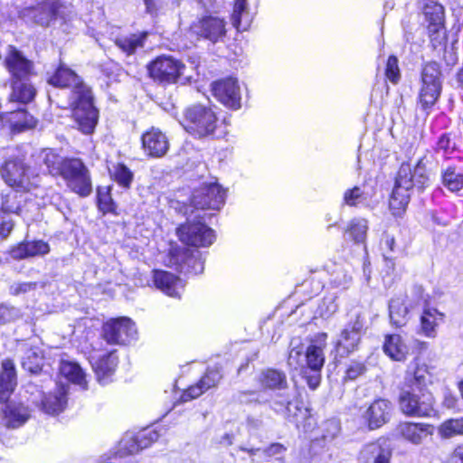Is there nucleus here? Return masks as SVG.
<instances>
[{"label": "nucleus", "instance_id": "4be33fe9", "mask_svg": "<svg viewBox=\"0 0 463 463\" xmlns=\"http://www.w3.org/2000/svg\"><path fill=\"white\" fill-rule=\"evenodd\" d=\"M364 319L362 314L357 313L355 314V320L342 330L336 344L339 350L342 349L343 352L349 354L356 348L360 341Z\"/></svg>", "mask_w": 463, "mask_h": 463}, {"label": "nucleus", "instance_id": "f8f14e48", "mask_svg": "<svg viewBox=\"0 0 463 463\" xmlns=\"http://www.w3.org/2000/svg\"><path fill=\"white\" fill-rule=\"evenodd\" d=\"M1 175L9 186L17 190L29 191L36 185L29 175V168L19 158L6 160L1 169Z\"/></svg>", "mask_w": 463, "mask_h": 463}, {"label": "nucleus", "instance_id": "37998d69", "mask_svg": "<svg viewBox=\"0 0 463 463\" xmlns=\"http://www.w3.org/2000/svg\"><path fill=\"white\" fill-rule=\"evenodd\" d=\"M368 231V222L364 218H354L348 223L346 232L355 243H364Z\"/></svg>", "mask_w": 463, "mask_h": 463}, {"label": "nucleus", "instance_id": "412c9836", "mask_svg": "<svg viewBox=\"0 0 463 463\" xmlns=\"http://www.w3.org/2000/svg\"><path fill=\"white\" fill-rule=\"evenodd\" d=\"M142 146L147 156L162 157L169 148L166 136L158 128H151L142 136Z\"/></svg>", "mask_w": 463, "mask_h": 463}, {"label": "nucleus", "instance_id": "a18cd8bd", "mask_svg": "<svg viewBox=\"0 0 463 463\" xmlns=\"http://www.w3.org/2000/svg\"><path fill=\"white\" fill-rule=\"evenodd\" d=\"M438 432L442 439L463 435V418L445 420L439 426Z\"/></svg>", "mask_w": 463, "mask_h": 463}, {"label": "nucleus", "instance_id": "72a5a7b5", "mask_svg": "<svg viewBox=\"0 0 463 463\" xmlns=\"http://www.w3.org/2000/svg\"><path fill=\"white\" fill-rule=\"evenodd\" d=\"M39 159L46 166L49 174L53 176H62L65 165L71 160L62 158L50 148L43 149L39 155Z\"/></svg>", "mask_w": 463, "mask_h": 463}, {"label": "nucleus", "instance_id": "4468645a", "mask_svg": "<svg viewBox=\"0 0 463 463\" xmlns=\"http://www.w3.org/2000/svg\"><path fill=\"white\" fill-rule=\"evenodd\" d=\"M288 363L295 370L302 372L309 368L314 372H318L325 363L323 347L310 345L305 353L298 348H293L288 354Z\"/></svg>", "mask_w": 463, "mask_h": 463}, {"label": "nucleus", "instance_id": "c9c22d12", "mask_svg": "<svg viewBox=\"0 0 463 463\" xmlns=\"http://www.w3.org/2000/svg\"><path fill=\"white\" fill-rule=\"evenodd\" d=\"M30 80H12L11 101H16L23 104L31 102L35 95V88L29 82Z\"/></svg>", "mask_w": 463, "mask_h": 463}, {"label": "nucleus", "instance_id": "f03ea898", "mask_svg": "<svg viewBox=\"0 0 463 463\" xmlns=\"http://www.w3.org/2000/svg\"><path fill=\"white\" fill-rule=\"evenodd\" d=\"M259 382L264 389L275 391L269 407L289 421L299 425L301 419L307 416V409L296 399V393L288 388L286 374L278 370L268 369L259 375Z\"/></svg>", "mask_w": 463, "mask_h": 463}, {"label": "nucleus", "instance_id": "39448f33", "mask_svg": "<svg viewBox=\"0 0 463 463\" xmlns=\"http://www.w3.org/2000/svg\"><path fill=\"white\" fill-rule=\"evenodd\" d=\"M182 125L189 134L203 138L214 133L217 118L211 108L194 104L185 109Z\"/></svg>", "mask_w": 463, "mask_h": 463}, {"label": "nucleus", "instance_id": "8fccbe9b", "mask_svg": "<svg viewBox=\"0 0 463 463\" xmlns=\"http://www.w3.org/2000/svg\"><path fill=\"white\" fill-rule=\"evenodd\" d=\"M98 207L105 214L115 213L116 204L110 194V186L98 187L97 190Z\"/></svg>", "mask_w": 463, "mask_h": 463}, {"label": "nucleus", "instance_id": "58836bf2", "mask_svg": "<svg viewBox=\"0 0 463 463\" xmlns=\"http://www.w3.org/2000/svg\"><path fill=\"white\" fill-rule=\"evenodd\" d=\"M60 373L70 382L78 384L83 389L87 388L85 373L78 364L70 361H61L60 364Z\"/></svg>", "mask_w": 463, "mask_h": 463}, {"label": "nucleus", "instance_id": "423d86ee", "mask_svg": "<svg viewBox=\"0 0 463 463\" xmlns=\"http://www.w3.org/2000/svg\"><path fill=\"white\" fill-rule=\"evenodd\" d=\"M147 70L150 77L163 85L175 84L179 80L185 84L191 78L184 76L186 66L172 56H158L148 64Z\"/></svg>", "mask_w": 463, "mask_h": 463}, {"label": "nucleus", "instance_id": "4d7b16f0", "mask_svg": "<svg viewBox=\"0 0 463 463\" xmlns=\"http://www.w3.org/2000/svg\"><path fill=\"white\" fill-rule=\"evenodd\" d=\"M185 266H187L186 271L193 274H200L204 269V262L201 258L199 251H195L191 255L187 256L185 260Z\"/></svg>", "mask_w": 463, "mask_h": 463}, {"label": "nucleus", "instance_id": "c85d7f7f", "mask_svg": "<svg viewBox=\"0 0 463 463\" xmlns=\"http://www.w3.org/2000/svg\"><path fill=\"white\" fill-rule=\"evenodd\" d=\"M222 378V374L218 369H208L200 381L189 387L183 394L182 401L188 402L202 395L204 392L217 385Z\"/></svg>", "mask_w": 463, "mask_h": 463}, {"label": "nucleus", "instance_id": "7c9ffc66", "mask_svg": "<svg viewBox=\"0 0 463 463\" xmlns=\"http://www.w3.org/2000/svg\"><path fill=\"white\" fill-rule=\"evenodd\" d=\"M16 386L14 364L10 359L2 362L0 373V402L6 401Z\"/></svg>", "mask_w": 463, "mask_h": 463}, {"label": "nucleus", "instance_id": "c03bdc74", "mask_svg": "<svg viewBox=\"0 0 463 463\" xmlns=\"http://www.w3.org/2000/svg\"><path fill=\"white\" fill-rule=\"evenodd\" d=\"M423 14L427 21L433 25H441L444 19V8L434 0H426L423 5Z\"/></svg>", "mask_w": 463, "mask_h": 463}, {"label": "nucleus", "instance_id": "f704fd0d", "mask_svg": "<svg viewBox=\"0 0 463 463\" xmlns=\"http://www.w3.org/2000/svg\"><path fill=\"white\" fill-rule=\"evenodd\" d=\"M410 307L402 297L394 298L389 303V316L392 325L403 326L409 320Z\"/></svg>", "mask_w": 463, "mask_h": 463}, {"label": "nucleus", "instance_id": "ddd939ff", "mask_svg": "<svg viewBox=\"0 0 463 463\" xmlns=\"http://www.w3.org/2000/svg\"><path fill=\"white\" fill-rule=\"evenodd\" d=\"M67 387L64 385L59 386L55 392L46 395L41 391H37L34 385H28L26 392H29L32 390V395L28 399L32 403L40 407L45 413L56 414L62 411L67 403Z\"/></svg>", "mask_w": 463, "mask_h": 463}, {"label": "nucleus", "instance_id": "9d476101", "mask_svg": "<svg viewBox=\"0 0 463 463\" xmlns=\"http://www.w3.org/2000/svg\"><path fill=\"white\" fill-rule=\"evenodd\" d=\"M226 192L217 183L203 184L193 193L191 203L196 209L219 211L225 203Z\"/></svg>", "mask_w": 463, "mask_h": 463}, {"label": "nucleus", "instance_id": "6ab92c4d", "mask_svg": "<svg viewBox=\"0 0 463 463\" xmlns=\"http://www.w3.org/2000/svg\"><path fill=\"white\" fill-rule=\"evenodd\" d=\"M5 65L11 74L12 80H30L35 74L33 62L13 46H9Z\"/></svg>", "mask_w": 463, "mask_h": 463}, {"label": "nucleus", "instance_id": "680f3d73", "mask_svg": "<svg viewBox=\"0 0 463 463\" xmlns=\"http://www.w3.org/2000/svg\"><path fill=\"white\" fill-rule=\"evenodd\" d=\"M321 316L329 317L337 311L338 305L336 303L335 296H329L323 299L321 306L319 307Z\"/></svg>", "mask_w": 463, "mask_h": 463}, {"label": "nucleus", "instance_id": "13d9d810", "mask_svg": "<svg viewBox=\"0 0 463 463\" xmlns=\"http://www.w3.org/2000/svg\"><path fill=\"white\" fill-rule=\"evenodd\" d=\"M142 449L149 447L152 443L156 442L160 434L156 429H144L137 434Z\"/></svg>", "mask_w": 463, "mask_h": 463}, {"label": "nucleus", "instance_id": "0eeeda50", "mask_svg": "<svg viewBox=\"0 0 463 463\" xmlns=\"http://www.w3.org/2000/svg\"><path fill=\"white\" fill-rule=\"evenodd\" d=\"M439 64L430 61L424 65L421 71V88L419 102L423 109L431 108L438 100L442 88Z\"/></svg>", "mask_w": 463, "mask_h": 463}, {"label": "nucleus", "instance_id": "c756f323", "mask_svg": "<svg viewBox=\"0 0 463 463\" xmlns=\"http://www.w3.org/2000/svg\"><path fill=\"white\" fill-rule=\"evenodd\" d=\"M30 418V411L21 402H11L5 406L4 424L10 429L23 426Z\"/></svg>", "mask_w": 463, "mask_h": 463}, {"label": "nucleus", "instance_id": "69168bd1", "mask_svg": "<svg viewBox=\"0 0 463 463\" xmlns=\"http://www.w3.org/2000/svg\"><path fill=\"white\" fill-rule=\"evenodd\" d=\"M436 147L438 151H442L447 155L455 150L456 144L450 139L449 134L444 133L439 137Z\"/></svg>", "mask_w": 463, "mask_h": 463}, {"label": "nucleus", "instance_id": "864d4df0", "mask_svg": "<svg viewBox=\"0 0 463 463\" xmlns=\"http://www.w3.org/2000/svg\"><path fill=\"white\" fill-rule=\"evenodd\" d=\"M22 317L21 310L14 306L0 305V324L5 325L14 322Z\"/></svg>", "mask_w": 463, "mask_h": 463}, {"label": "nucleus", "instance_id": "cd10ccee", "mask_svg": "<svg viewBox=\"0 0 463 463\" xmlns=\"http://www.w3.org/2000/svg\"><path fill=\"white\" fill-rule=\"evenodd\" d=\"M48 82L55 87L72 88L71 97H74L77 89H90L74 71L62 65L56 70Z\"/></svg>", "mask_w": 463, "mask_h": 463}, {"label": "nucleus", "instance_id": "5fc2aeb1", "mask_svg": "<svg viewBox=\"0 0 463 463\" xmlns=\"http://www.w3.org/2000/svg\"><path fill=\"white\" fill-rule=\"evenodd\" d=\"M264 394L257 391H240L236 394V401L241 404L262 403L267 402Z\"/></svg>", "mask_w": 463, "mask_h": 463}, {"label": "nucleus", "instance_id": "4c0bfd02", "mask_svg": "<svg viewBox=\"0 0 463 463\" xmlns=\"http://www.w3.org/2000/svg\"><path fill=\"white\" fill-rule=\"evenodd\" d=\"M383 350L388 356L395 361L404 360L408 354L407 345L399 335H388L385 339Z\"/></svg>", "mask_w": 463, "mask_h": 463}, {"label": "nucleus", "instance_id": "f257e3e1", "mask_svg": "<svg viewBox=\"0 0 463 463\" xmlns=\"http://www.w3.org/2000/svg\"><path fill=\"white\" fill-rule=\"evenodd\" d=\"M433 381V373L426 364H417L413 369H408L404 387L399 395V405L402 413L418 418L431 415L435 400L428 387Z\"/></svg>", "mask_w": 463, "mask_h": 463}, {"label": "nucleus", "instance_id": "e433bc0d", "mask_svg": "<svg viewBox=\"0 0 463 463\" xmlns=\"http://www.w3.org/2000/svg\"><path fill=\"white\" fill-rule=\"evenodd\" d=\"M231 20L237 31H246L250 27L252 15L248 8L247 0H235Z\"/></svg>", "mask_w": 463, "mask_h": 463}, {"label": "nucleus", "instance_id": "20e7f679", "mask_svg": "<svg viewBox=\"0 0 463 463\" xmlns=\"http://www.w3.org/2000/svg\"><path fill=\"white\" fill-rule=\"evenodd\" d=\"M23 15L40 26L48 27L57 19L64 23L71 21L75 12L71 5L59 0H46L24 9Z\"/></svg>", "mask_w": 463, "mask_h": 463}, {"label": "nucleus", "instance_id": "f3484780", "mask_svg": "<svg viewBox=\"0 0 463 463\" xmlns=\"http://www.w3.org/2000/svg\"><path fill=\"white\" fill-rule=\"evenodd\" d=\"M392 412V404L386 399H376L369 406L360 409L364 424L371 430H377L386 424Z\"/></svg>", "mask_w": 463, "mask_h": 463}, {"label": "nucleus", "instance_id": "dca6fc26", "mask_svg": "<svg viewBox=\"0 0 463 463\" xmlns=\"http://www.w3.org/2000/svg\"><path fill=\"white\" fill-rule=\"evenodd\" d=\"M16 350L24 370L31 373H37L42 370L44 353L38 339L30 338L22 341L18 343Z\"/></svg>", "mask_w": 463, "mask_h": 463}, {"label": "nucleus", "instance_id": "a19ab883", "mask_svg": "<svg viewBox=\"0 0 463 463\" xmlns=\"http://www.w3.org/2000/svg\"><path fill=\"white\" fill-rule=\"evenodd\" d=\"M146 36V33L122 36L116 40V45L129 55L134 53L137 49L144 46Z\"/></svg>", "mask_w": 463, "mask_h": 463}, {"label": "nucleus", "instance_id": "6e6552de", "mask_svg": "<svg viewBox=\"0 0 463 463\" xmlns=\"http://www.w3.org/2000/svg\"><path fill=\"white\" fill-rule=\"evenodd\" d=\"M68 188L81 197H87L92 193V183L90 172L79 159H71L67 163L61 176Z\"/></svg>", "mask_w": 463, "mask_h": 463}, {"label": "nucleus", "instance_id": "de8ad7c7", "mask_svg": "<svg viewBox=\"0 0 463 463\" xmlns=\"http://www.w3.org/2000/svg\"><path fill=\"white\" fill-rule=\"evenodd\" d=\"M110 175L115 182L124 188H129L134 175L124 164H116L109 169Z\"/></svg>", "mask_w": 463, "mask_h": 463}, {"label": "nucleus", "instance_id": "49530a36", "mask_svg": "<svg viewBox=\"0 0 463 463\" xmlns=\"http://www.w3.org/2000/svg\"><path fill=\"white\" fill-rule=\"evenodd\" d=\"M343 201L348 206L364 205L369 201V194L362 187L354 186L344 193Z\"/></svg>", "mask_w": 463, "mask_h": 463}, {"label": "nucleus", "instance_id": "2f4dec72", "mask_svg": "<svg viewBox=\"0 0 463 463\" xmlns=\"http://www.w3.org/2000/svg\"><path fill=\"white\" fill-rule=\"evenodd\" d=\"M16 386L14 364L10 359L2 362L0 373V402L6 401Z\"/></svg>", "mask_w": 463, "mask_h": 463}, {"label": "nucleus", "instance_id": "79ce46f5", "mask_svg": "<svg viewBox=\"0 0 463 463\" xmlns=\"http://www.w3.org/2000/svg\"><path fill=\"white\" fill-rule=\"evenodd\" d=\"M330 283L336 288H348L352 283L350 266L335 265V268L331 271Z\"/></svg>", "mask_w": 463, "mask_h": 463}, {"label": "nucleus", "instance_id": "a878e982", "mask_svg": "<svg viewBox=\"0 0 463 463\" xmlns=\"http://www.w3.org/2000/svg\"><path fill=\"white\" fill-rule=\"evenodd\" d=\"M392 449L385 441L366 444L360 452L361 463H391Z\"/></svg>", "mask_w": 463, "mask_h": 463}, {"label": "nucleus", "instance_id": "603ef678", "mask_svg": "<svg viewBox=\"0 0 463 463\" xmlns=\"http://www.w3.org/2000/svg\"><path fill=\"white\" fill-rule=\"evenodd\" d=\"M10 120L12 121L14 129H17L18 131H22L24 128L33 126V117L29 116L24 109L12 112L10 115Z\"/></svg>", "mask_w": 463, "mask_h": 463}, {"label": "nucleus", "instance_id": "0e129e2a", "mask_svg": "<svg viewBox=\"0 0 463 463\" xmlns=\"http://www.w3.org/2000/svg\"><path fill=\"white\" fill-rule=\"evenodd\" d=\"M239 449L241 451L247 452L252 462L260 463L268 460L264 449H253L245 446H240Z\"/></svg>", "mask_w": 463, "mask_h": 463}, {"label": "nucleus", "instance_id": "1a4fd4ad", "mask_svg": "<svg viewBox=\"0 0 463 463\" xmlns=\"http://www.w3.org/2000/svg\"><path fill=\"white\" fill-rule=\"evenodd\" d=\"M104 339L112 345H128L137 338L135 323L128 317L110 319L102 327Z\"/></svg>", "mask_w": 463, "mask_h": 463}, {"label": "nucleus", "instance_id": "aec40b11", "mask_svg": "<svg viewBox=\"0 0 463 463\" xmlns=\"http://www.w3.org/2000/svg\"><path fill=\"white\" fill-rule=\"evenodd\" d=\"M214 97L224 106L238 109L241 108V89L234 78H226L212 85Z\"/></svg>", "mask_w": 463, "mask_h": 463}, {"label": "nucleus", "instance_id": "a211bd4d", "mask_svg": "<svg viewBox=\"0 0 463 463\" xmlns=\"http://www.w3.org/2000/svg\"><path fill=\"white\" fill-rule=\"evenodd\" d=\"M225 21L222 18L207 15L194 21L190 32L213 43L221 42L226 35Z\"/></svg>", "mask_w": 463, "mask_h": 463}, {"label": "nucleus", "instance_id": "6e6d98bb", "mask_svg": "<svg viewBox=\"0 0 463 463\" xmlns=\"http://www.w3.org/2000/svg\"><path fill=\"white\" fill-rule=\"evenodd\" d=\"M21 195L11 193L3 198L2 210L9 213H20L21 211Z\"/></svg>", "mask_w": 463, "mask_h": 463}, {"label": "nucleus", "instance_id": "7ed1b4c3", "mask_svg": "<svg viewBox=\"0 0 463 463\" xmlns=\"http://www.w3.org/2000/svg\"><path fill=\"white\" fill-rule=\"evenodd\" d=\"M72 108V118L83 134H91L98 123L99 111L93 105V97L90 89H77L74 97H70Z\"/></svg>", "mask_w": 463, "mask_h": 463}, {"label": "nucleus", "instance_id": "393cba45", "mask_svg": "<svg viewBox=\"0 0 463 463\" xmlns=\"http://www.w3.org/2000/svg\"><path fill=\"white\" fill-rule=\"evenodd\" d=\"M50 246L47 242L38 241H24L14 246L9 254L12 259L21 260L24 259L43 257L49 253Z\"/></svg>", "mask_w": 463, "mask_h": 463}, {"label": "nucleus", "instance_id": "e2e57ef3", "mask_svg": "<svg viewBox=\"0 0 463 463\" xmlns=\"http://www.w3.org/2000/svg\"><path fill=\"white\" fill-rule=\"evenodd\" d=\"M340 430L339 423L335 420H329L323 424L322 438L324 440L333 439Z\"/></svg>", "mask_w": 463, "mask_h": 463}, {"label": "nucleus", "instance_id": "3c124183", "mask_svg": "<svg viewBox=\"0 0 463 463\" xmlns=\"http://www.w3.org/2000/svg\"><path fill=\"white\" fill-rule=\"evenodd\" d=\"M142 449L139 439L136 435L126 434L119 443L118 453L120 457L136 454Z\"/></svg>", "mask_w": 463, "mask_h": 463}, {"label": "nucleus", "instance_id": "9b49d317", "mask_svg": "<svg viewBox=\"0 0 463 463\" xmlns=\"http://www.w3.org/2000/svg\"><path fill=\"white\" fill-rule=\"evenodd\" d=\"M413 187L411 165L409 163H403L397 174L395 185L390 198V207L398 213L404 210L410 202L411 191Z\"/></svg>", "mask_w": 463, "mask_h": 463}, {"label": "nucleus", "instance_id": "b1692460", "mask_svg": "<svg viewBox=\"0 0 463 463\" xmlns=\"http://www.w3.org/2000/svg\"><path fill=\"white\" fill-rule=\"evenodd\" d=\"M90 363L95 372L98 382L100 384H107L118 365V356L114 351L102 355H92Z\"/></svg>", "mask_w": 463, "mask_h": 463}, {"label": "nucleus", "instance_id": "bf43d9fd", "mask_svg": "<svg viewBox=\"0 0 463 463\" xmlns=\"http://www.w3.org/2000/svg\"><path fill=\"white\" fill-rule=\"evenodd\" d=\"M385 75L387 79L392 82L397 83L400 80V69L398 66V59L395 56H390L387 60Z\"/></svg>", "mask_w": 463, "mask_h": 463}, {"label": "nucleus", "instance_id": "774afa93", "mask_svg": "<svg viewBox=\"0 0 463 463\" xmlns=\"http://www.w3.org/2000/svg\"><path fill=\"white\" fill-rule=\"evenodd\" d=\"M265 453L267 454V459L270 458L274 456H279L283 454L286 450L285 447L279 443H273L269 448L264 449Z\"/></svg>", "mask_w": 463, "mask_h": 463}, {"label": "nucleus", "instance_id": "bb28decb", "mask_svg": "<svg viewBox=\"0 0 463 463\" xmlns=\"http://www.w3.org/2000/svg\"><path fill=\"white\" fill-rule=\"evenodd\" d=\"M155 286L169 297L180 298L184 284L175 275L163 270H156L153 276Z\"/></svg>", "mask_w": 463, "mask_h": 463}, {"label": "nucleus", "instance_id": "5701e85b", "mask_svg": "<svg viewBox=\"0 0 463 463\" xmlns=\"http://www.w3.org/2000/svg\"><path fill=\"white\" fill-rule=\"evenodd\" d=\"M399 434L413 445H420L434 432V426L424 422L404 421L398 425Z\"/></svg>", "mask_w": 463, "mask_h": 463}, {"label": "nucleus", "instance_id": "473e14b6", "mask_svg": "<svg viewBox=\"0 0 463 463\" xmlns=\"http://www.w3.org/2000/svg\"><path fill=\"white\" fill-rule=\"evenodd\" d=\"M444 314L435 307H427L420 317V332L429 338L437 336V327L443 322Z\"/></svg>", "mask_w": 463, "mask_h": 463}, {"label": "nucleus", "instance_id": "ea45409f", "mask_svg": "<svg viewBox=\"0 0 463 463\" xmlns=\"http://www.w3.org/2000/svg\"><path fill=\"white\" fill-rule=\"evenodd\" d=\"M430 156L424 155L418 159L413 170L411 169V181L414 186L422 188L429 184V169L428 165L430 164Z\"/></svg>", "mask_w": 463, "mask_h": 463}, {"label": "nucleus", "instance_id": "052dcab7", "mask_svg": "<svg viewBox=\"0 0 463 463\" xmlns=\"http://www.w3.org/2000/svg\"><path fill=\"white\" fill-rule=\"evenodd\" d=\"M37 282H15L9 288V293L13 296H19L35 290Z\"/></svg>", "mask_w": 463, "mask_h": 463}, {"label": "nucleus", "instance_id": "09e8293b", "mask_svg": "<svg viewBox=\"0 0 463 463\" xmlns=\"http://www.w3.org/2000/svg\"><path fill=\"white\" fill-rule=\"evenodd\" d=\"M443 184L451 192H458L463 187V174L454 167H448L442 174Z\"/></svg>", "mask_w": 463, "mask_h": 463}, {"label": "nucleus", "instance_id": "2eb2a0df", "mask_svg": "<svg viewBox=\"0 0 463 463\" xmlns=\"http://www.w3.org/2000/svg\"><path fill=\"white\" fill-rule=\"evenodd\" d=\"M177 235L182 242L194 247H208L215 239L213 230L201 222H188L181 225L177 229Z\"/></svg>", "mask_w": 463, "mask_h": 463}, {"label": "nucleus", "instance_id": "338daca9", "mask_svg": "<svg viewBox=\"0 0 463 463\" xmlns=\"http://www.w3.org/2000/svg\"><path fill=\"white\" fill-rule=\"evenodd\" d=\"M365 371V366L362 363L352 362L346 370V378L354 380Z\"/></svg>", "mask_w": 463, "mask_h": 463}]
</instances>
